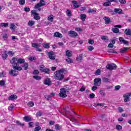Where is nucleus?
Returning a JSON list of instances; mask_svg holds the SVG:
<instances>
[{
  "mask_svg": "<svg viewBox=\"0 0 131 131\" xmlns=\"http://www.w3.org/2000/svg\"><path fill=\"white\" fill-rule=\"evenodd\" d=\"M46 4L47 2L45 1V0H40L39 3L36 4L34 7L35 10H31V14L33 15L34 16L33 18L35 20H40V16H39V14H38L36 12H40L41 11V7H43V6H46Z\"/></svg>",
  "mask_w": 131,
  "mask_h": 131,
  "instance_id": "1",
  "label": "nucleus"
},
{
  "mask_svg": "<svg viewBox=\"0 0 131 131\" xmlns=\"http://www.w3.org/2000/svg\"><path fill=\"white\" fill-rule=\"evenodd\" d=\"M67 72V71L64 68L56 71L54 72V78L59 81L62 80V79H64V75H63V73Z\"/></svg>",
  "mask_w": 131,
  "mask_h": 131,
  "instance_id": "2",
  "label": "nucleus"
},
{
  "mask_svg": "<svg viewBox=\"0 0 131 131\" xmlns=\"http://www.w3.org/2000/svg\"><path fill=\"white\" fill-rule=\"evenodd\" d=\"M18 58H16V57H14L10 60L11 64H12V67L14 70H18V71H21L22 70V67L18 66V63L16 62L17 61Z\"/></svg>",
  "mask_w": 131,
  "mask_h": 131,
  "instance_id": "3",
  "label": "nucleus"
},
{
  "mask_svg": "<svg viewBox=\"0 0 131 131\" xmlns=\"http://www.w3.org/2000/svg\"><path fill=\"white\" fill-rule=\"evenodd\" d=\"M70 91L68 87H64L59 90L60 93H59V97L61 98H67V93Z\"/></svg>",
  "mask_w": 131,
  "mask_h": 131,
  "instance_id": "4",
  "label": "nucleus"
},
{
  "mask_svg": "<svg viewBox=\"0 0 131 131\" xmlns=\"http://www.w3.org/2000/svg\"><path fill=\"white\" fill-rule=\"evenodd\" d=\"M39 71L41 73L43 72L45 74H50V73H51V70H50V69H45L44 65L39 66Z\"/></svg>",
  "mask_w": 131,
  "mask_h": 131,
  "instance_id": "5",
  "label": "nucleus"
},
{
  "mask_svg": "<svg viewBox=\"0 0 131 131\" xmlns=\"http://www.w3.org/2000/svg\"><path fill=\"white\" fill-rule=\"evenodd\" d=\"M102 83V79L100 78H96L94 80V85L96 86H100Z\"/></svg>",
  "mask_w": 131,
  "mask_h": 131,
  "instance_id": "6",
  "label": "nucleus"
},
{
  "mask_svg": "<svg viewBox=\"0 0 131 131\" xmlns=\"http://www.w3.org/2000/svg\"><path fill=\"white\" fill-rule=\"evenodd\" d=\"M106 68L108 70H115L117 68V66L114 63H110L106 65Z\"/></svg>",
  "mask_w": 131,
  "mask_h": 131,
  "instance_id": "7",
  "label": "nucleus"
},
{
  "mask_svg": "<svg viewBox=\"0 0 131 131\" xmlns=\"http://www.w3.org/2000/svg\"><path fill=\"white\" fill-rule=\"evenodd\" d=\"M48 55L49 56V59L50 60H55L56 59V55H55V52L53 51H50L48 53Z\"/></svg>",
  "mask_w": 131,
  "mask_h": 131,
  "instance_id": "8",
  "label": "nucleus"
},
{
  "mask_svg": "<svg viewBox=\"0 0 131 131\" xmlns=\"http://www.w3.org/2000/svg\"><path fill=\"white\" fill-rule=\"evenodd\" d=\"M68 35H70L71 37H73L74 38H75L76 37H77V35H78V34H77V33H76V32L72 30H71L68 32Z\"/></svg>",
  "mask_w": 131,
  "mask_h": 131,
  "instance_id": "9",
  "label": "nucleus"
},
{
  "mask_svg": "<svg viewBox=\"0 0 131 131\" xmlns=\"http://www.w3.org/2000/svg\"><path fill=\"white\" fill-rule=\"evenodd\" d=\"M32 48H35L36 49V51H37L38 52H42V50L40 49L39 48V45L37 43H32Z\"/></svg>",
  "mask_w": 131,
  "mask_h": 131,
  "instance_id": "10",
  "label": "nucleus"
},
{
  "mask_svg": "<svg viewBox=\"0 0 131 131\" xmlns=\"http://www.w3.org/2000/svg\"><path fill=\"white\" fill-rule=\"evenodd\" d=\"M44 84H45V85H48V86H50V85H51L52 80H51V78H47L44 80Z\"/></svg>",
  "mask_w": 131,
  "mask_h": 131,
  "instance_id": "11",
  "label": "nucleus"
},
{
  "mask_svg": "<svg viewBox=\"0 0 131 131\" xmlns=\"http://www.w3.org/2000/svg\"><path fill=\"white\" fill-rule=\"evenodd\" d=\"M103 20H104L105 24L108 25V24H110L112 21H111V18L109 17L104 16L103 17Z\"/></svg>",
  "mask_w": 131,
  "mask_h": 131,
  "instance_id": "12",
  "label": "nucleus"
},
{
  "mask_svg": "<svg viewBox=\"0 0 131 131\" xmlns=\"http://www.w3.org/2000/svg\"><path fill=\"white\" fill-rule=\"evenodd\" d=\"M76 60V61H77V62L81 63V61H82V60H83V55L82 54H79L77 56Z\"/></svg>",
  "mask_w": 131,
  "mask_h": 131,
  "instance_id": "13",
  "label": "nucleus"
},
{
  "mask_svg": "<svg viewBox=\"0 0 131 131\" xmlns=\"http://www.w3.org/2000/svg\"><path fill=\"white\" fill-rule=\"evenodd\" d=\"M72 3L73 4V7L75 9H77V8H80V3H78L77 1H72Z\"/></svg>",
  "mask_w": 131,
  "mask_h": 131,
  "instance_id": "14",
  "label": "nucleus"
},
{
  "mask_svg": "<svg viewBox=\"0 0 131 131\" xmlns=\"http://www.w3.org/2000/svg\"><path fill=\"white\" fill-rule=\"evenodd\" d=\"M119 40H120V42H122L124 45H126V46L129 45V44L128 43V41L125 40L123 37H119Z\"/></svg>",
  "mask_w": 131,
  "mask_h": 131,
  "instance_id": "15",
  "label": "nucleus"
},
{
  "mask_svg": "<svg viewBox=\"0 0 131 131\" xmlns=\"http://www.w3.org/2000/svg\"><path fill=\"white\" fill-rule=\"evenodd\" d=\"M114 15L115 14H122V9L120 8H115L114 9Z\"/></svg>",
  "mask_w": 131,
  "mask_h": 131,
  "instance_id": "16",
  "label": "nucleus"
},
{
  "mask_svg": "<svg viewBox=\"0 0 131 131\" xmlns=\"http://www.w3.org/2000/svg\"><path fill=\"white\" fill-rule=\"evenodd\" d=\"M4 53H3L2 54V58L3 60H7V59H8V57H9V55H8V54H7V51H4Z\"/></svg>",
  "mask_w": 131,
  "mask_h": 131,
  "instance_id": "17",
  "label": "nucleus"
},
{
  "mask_svg": "<svg viewBox=\"0 0 131 131\" xmlns=\"http://www.w3.org/2000/svg\"><path fill=\"white\" fill-rule=\"evenodd\" d=\"M9 74H10V75H12V76H17L18 75V72H16L15 70H11L9 72Z\"/></svg>",
  "mask_w": 131,
  "mask_h": 131,
  "instance_id": "18",
  "label": "nucleus"
},
{
  "mask_svg": "<svg viewBox=\"0 0 131 131\" xmlns=\"http://www.w3.org/2000/svg\"><path fill=\"white\" fill-rule=\"evenodd\" d=\"M123 98H124V102H129V95L128 94H124Z\"/></svg>",
  "mask_w": 131,
  "mask_h": 131,
  "instance_id": "19",
  "label": "nucleus"
},
{
  "mask_svg": "<svg viewBox=\"0 0 131 131\" xmlns=\"http://www.w3.org/2000/svg\"><path fill=\"white\" fill-rule=\"evenodd\" d=\"M53 36L54 37H59V38H62L63 37V36L62 35V34L60 33L59 32H56L54 33Z\"/></svg>",
  "mask_w": 131,
  "mask_h": 131,
  "instance_id": "20",
  "label": "nucleus"
},
{
  "mask_svg": "<svg viewBox=\"0 0 131 131\" xmlns=\"http://www.w3.org/2000/svg\"><path fill=\"white\" fill-rule=\"evenodd\" d=\"M17 98H18V97L17 96V95H10V96H9L8 97V100L9 101L13 100H17Z\"/></svg>",
  "mask_w": 131,
  "mask_h": 131,
  "instance_id": "21",
  "label": "nucleus"
},
{
  "mask_svg": "<svg viewBox=\"0 0 131 131\" xmlns=\"http://www.w3.org/2000/svg\"><path fill=\"white\" fill-rule=\"evenodd\" d=\"M124 33L126 35H129L131 37V29H126L124 31Z\"/></svg>",
  "mask_w": 131,
  "mask_h": 131,
  "instance_id": "22",
  "label": "nucleus"
},
{
  "mask_svg": "<svg viewBox=\"0 0 131 131\" xmlns=\"http://www.w3.org/2000/svg\"><path fill=\"white\" fill-rule=\"evenodd\" d=\"M66 56H67V57H72V51L70 50L66 51Z\"/></svg>",
  "mask_w": 131,
  "mask_h": 131,
  "instance_id": "23",
  "label": "nucleus"
},
{
  "mask_svg": "<svg viewBox=\"0 0 131 131\" xmlns=\"http://www.w3.org/2000/svg\"><path fill=\"white\" fill-rule=\"evenodd\" d=\"M80 19L82 21V22H84V21H85V19H86V15L85 14H81Z\"/></svg>",
  "mask_w": 131,
  "mask_h": 131,
  "instance_id": "24",
  "label": "nucleus"
},
{
  "mask_svg": "<svg viewBox=\"0 0 131 131\" xmlns=\"http://www.w3.org/2000/svg\"><path fill=\"white\" fill-rule=\"evenodd\" d=\"M128 49H129V48L124 47L120 50V53L123 54V53H125V52H126Z\"/></svg>",
  "mask_w": 131,
  "mask_h": 131,
  "instance_id": "25",
  "label": "nucleus"
},
{
  "mask_svg": "<svg viewBox=\"0 0 131 131\" xmlns=\"http://www.w3.org/2000/svg\"><path fill=\"white\" fill-rule=\"evenodd\" d=\"M24 120L27 122H29V121H31V117L26 116L24 117Z\"/></svg>",
  "mask_w": 131,
  "mask_h": 131,
  "instance_id": "26",
  "label": "nucleus"
},
{
  "mask_svg": "<svg viewBox=\"0 0 131 131\" xmlns=\"http://www.w3.org/2000/svg\"><path fill=\"white\" fill-rule=\"evenodd\" d=\"M34 24H35V21L34 20H29L28 23V26H30V27H32Z\"/></svg>",
  "mask_w": 131,
  "mask_h": 131,
  "instance_id": "27",
  "label": "nucleus"
},
{
  "mask_svg": "<svg viewBox=\"0 0 131 131\" xmlns=\"http://www.w3.org/2000/svg\"><path fill=\"white\" fill-rule=\"evenodd\" d=\"M23 63H25V59L21 58L17 59V64H23Z\"/></svg>",
  "mask_w": 131,
  "mask_h": 131,
  "instance_id": "28",
  "label": "nucleus"
},
{
  "mask_svg": "<svg viewBox=\"0 0 131 131\" xmlns=\"http://www.w3.org/2000/svg\"><path fill=\"white\" fill-rule=\"evenodd\" d=\"M16 123L17 125H19V126H21V127L25 126V124L21 123V122L18 120L16 121Z\"/></svg>",
  "mask_w": 131,
  "mask_h": 131,
  "instance_id": "29",
  "label": "nucleus"
},
{
  "mask_svg": "<svg viewBox=\"0 0 131 131\" xmlns=\"http://www.w3.org/2000/svg\"><path fill=\"white\" fill-rule=\"evenodd\" d=\"M23 68H24V70H27L28 69V63L25 62L24 65L21 66Z\"/></svg>",
  "mask_w": 131,
  "mask_h": 131,
  "instance_id": "30",
  "label": "nucleus"
},
{
  "mask_svg": "<svg viewBox=\"0 0 131 131\" xmlns=\"http://www.w3.org/2000/svg\"><path fill=\"white\" fill-rule=\"evenodd\" d=\"M112 31H113L114 33H118L119 32V29L117 28H114L112 29Z\"/></svg>",
  "mask_w": 131,
  "mask_h": 131,
  "instance_id": "31",
  "label": "nucleus"
},
{
  "mask_svg": "<svg viewBox=\"0 0 131 131\" xmlns=\"http://www.w3.org/2000/svg\"><path fill=\"white\" fill-rule=\"evenodd\" d=\"M103 6L104 7H109L110 6H111V2L110 1H108V2H106L103 4Z\"/></svg>",
  "mask_w": 131,
  "mask_h": 131,
  "instance_id": "32",
  "label": "nucleus"
},
{
  "mask_svg": "<svg viewBox=\"0 0 131 131\" xmlns=\"http://www.w3.org/2000/svg\"><path fill=\"white\" fill-rule=\"evenodd\" d=\"M0 26L1 27H8V26H9V24L5 23H2L0 24Z\"/></svg>",
  "mask_w": 131,
  "mask_h": 131,
  "instance_id": "33",
  "label": "nucleus"
},
{
  "mask_svg": "<svg viewBox=\"0 0 131 131\" xmlns=\"http://www.w3.org/2000/svg\"><path fill=\"white\" fill-rule=\"evenodd\" d=\"M66 62L68 63L69 64H71V63H73V60L70 58H68L66 59Z\"/></svg>",
  "mask_w": 131,
  "mask_h": 131,
  "instance_id": "34",
  "label": "nucleus"
},
{
  "mask_svg": "<svg viewBox=\"0 0 131 131\" xmlns=\"http://www.w3.org/2000/svg\"><path fill=\"white\" fill-rule=\"evenodd\" d=\"M66 14L67 16H68L69 17H71V16H72V14L71 13V11H70V10L69 9L67 10Z\"/></svg>",
  "mask_w": 131,
  "mask_h": 131,
  "instance_id": "35",
  "label": "nucleus"
},
{
  "mask_svg": "<svg viewBox=\"0 0 131 131\" xmlns=\"http://www.w3.org/2000/svg\"><path fill=\"white\" fill-rule=\"evenodd\" d=\"M33 78H34L36 80H40V79H41V77L39 76H33Z\"/></svg>",
  "mask_w": 131,
  "mask_h": 131,
  "instance_id": "36",
  "label": "nucleus"
},
{
  "mask_svg": "<svg viewBox=\"0 0 131 131\" xmlns=\"http://www.w3.org/2000/svg\"><path fill=\"white\" fill-rule=\"evenodd\" d=\"M102 81L103 82H110V79L107 78H102Z\"/></svg>",
  "mask_w": 131,
  "mask_h": 131,
  "instance_id": "37",
  "label": "nucleus"
},
{
  "mask_svg": "<svg viewBox=\"0 0 131 131\" xmlns=\"http://www.w3.org/2000/svg\"><path fill=\"white\" fill-rule=\"evenodd\" d=\"M116 129L117 130H121L122 129V126L120 125H116Z\"/></svg>",
  "mask_w": 131,
  "mask_h": 131,
  "instance_id": "38",
  "label": "nucleus"
},
{
  "mask_svg": "<svg viewBox=\"0 0 131 131\" xmlns=\"http://www.w3.org/2000/svg\"><path fill=\"white\" fill-rule=\"evenodd\" d=\"M10 29L12 30H15L16 29V26L14 25L13 23L10 24Z\"/></svg>",
  "mask_w": 131,
  "mask_h": 131,
  "instance_id": "39",
  "label": "nucleus"
},
{
  "mask_svg": "<svg viewBox=\"0 0 131 131\" xmlns=\"http://www.w3.org/2000/svg\"><path fill=\"white\" fill-rule=\"evenodd\" d=\"M28 106L29 107H33L34 106V103L32 101H30L28 103Z\"/></svg>",
  "mask_w": 131,
  "mask_h": 131,
  "instance_id": "40",
  "label": "nucleus"
},
{
  "mask_svg": "<svg viewBox=\"0 0 131 131\" xmlns=\"http://www.w3.org/2000/svg\"><path fill=\"white\" fill-rule=\"evenodd\" d=\"M18 3L19 5H21V6H24V5H25L26 1L25 0H19Z\"/></svg>",
  "mask_w": 131,
  "mask_h": 131,
  "instance_id": "41",
  "label": "nucleus"
},
{
  "mask_svg": "<svg viewBox=\"0 0 131 131\" xmlns=\"http://www.w3.org/2000/svg\"><path fill=\"white\" fill-rule=\"evenodd\" d=\"M55 128L56 130H60V129H61V126L59 124H56L55 125Z\"/></svg>",
  "mask_w": 131,
  "mask_h": 131,
  "instance_id": "42",
  "label": "nucleus"
},
{
  "mask_svg": "<svg viewBox=\"0 0 131 131\" xmlns=\"http://www.w3.org/2000/svg\"><path fill=\"white\" fill-rule=\"evenodd\" d=\"M42 46L44 49H50V45L48 43L42 44Z\"/></svg>",
  "mask_w": 131,
  "mask_h": 131,
  "instance_id": "43",
  "label": "nucleus"
},
{
  "mask_svg": "<svg viewBox=\"0 0 131 131\" xmlns=\"http://www.w3.org/2000/svg\"><path fill=\"white\" fill-rule=\"evenodd\" d=\"M41 129V127L39 126L35 127V128H34L33 131H39Z\"/></svg>",
  "mask_w": 131,
  "mask_h": 131,
  "instance_id": "44",
  "label": "nucleus"
},
{
  "mask_svg": "<svg viewBox=\"0 0 131 131\" xmlns=\"http://www.w3.org/2000/svg\"><path fill=\"white\" fill-rule=\"evenodd\" d=\"M95 42V41L94 40V39H89L88 40V43L90 45H94V43Z\"/></svg>",
  "mask_w": 131,
  "mask_h": 131,
  "instance_id": "45",
  "label": "nucleus"
},
{
  "mask_svg": "<svg viewBox=\"0 0 131 131\" xmlns=\"http://www.w3.org/2000/svg\"><path fill=\"white\" fill-rule=\"evenodd\" d=\"M97 11L94 9L89 10L88 12V14H93V13H96Z\"/></svg>",
  "mask_w": 131,
  "mask_h": 131,
  "instance_id": "46",
  "label": "nucleus"
},
{
  "mask_svg": "<svg viewBox=\"0 0 131 131\" xmlns=\"http://www.w3.org/2000/svg\"><path fill=\"white\" fill-rule=\"evenodd\" d=\"M28 58H29V60L30 61H35V60H36V57L31 56V57H28Z\"/></svg>",
  "mask_w": 131,
  "mask_h": 131,
  "instance_id": "47",
  "label": "nucleus"
},
{
  "mask_svg": "<svg viewBox=\"0 0 131 131\" xmlns=\"http://www.w3.org/2000/svg\"><path fill=\"white\" fill-rule=\"evenodd\" d=\"M63 110H64V112L66 113V114H68L69 115H71V113H70V112L66 110V107H64Z\"/></svg>",
  "mask_w": 131,
  "mask_h": 131,
  "instance_id": "48",
  "label": "nucleus"
},
{
  "mask_svg": "<svg viewBox=\"0 0 131 131\" xmlns=\"http://www.w3.org/2000/svg\"><path fill=\"white\" fill-rule=\"evenodd\" d=\"M39 74V71H38V70H34L33 72V74L34 75H36V74Z\"/></svg>",
  "mask_w": 131,
  "mask_h": 131,
  "instance_id": "49",
  "label": "nucleus"
},
{
  "mask_svg": "<svg viewBox=\"0 0 131 131\" xmlns=\"http://www.w3.org/2000/svg\"><path fill=\"white\" fill-rule=\"evenodd\" d=\"M48 20H49V21H50V22H53L54 21V18L51 16H49L48 18Z\"/></svg>",
  "mask_w": 131,
  "mask_h": 131,
  "instance_id": "50",
  "label": "nucleus"
},
{
  "mask_svg": "<svg viewBox=\"0 0 131 131\" xmlns=\"http://www.w3.org/2000/svg\"><path fill=\"white\" fill-rule=\"evenodd\" d=\"M25 12H30V8L29 7H25L24 8Z\"/></svg>",
  "mask_w": 131,
  "mask_h": 131,
  "instance_id": "51",
  "label": "nucleus"
},
{
  "mask_svg": "<svg viewBox=\"0 0 131 131\" xmlns=\"http://www.w3.org/2000/svg\"><path fill=\"white\" fill-rule=\"evenodd\" d=\"M119 2L122 5H124L125 4H126V0H119Z\"/></svg>",
  "mask_w": 131,
  "mask_h": 131,
  "instance_id": "52",
  "label": "nucleus"
},
{
  "mask_svg": "<svg viewBox=\"0 0 131 131\" xmlns=\"http://www.w3.org/2000/svg\"><path fill=\"white\" fill-rule=\"evenodd\" d=\"M5 84H6V81L4 80H0V85L3 86V85H5Z\"/></svg>",
  "mask_w": 131,
  "mask_h": 131,
  "instance_id": "53",
  "label": "nucleus"
},
{
  "mask_svg": "<svg viewBox=\"0 0 131 131\" xmlns=\"http://www.w3.org/2000/svg\"><path fill=\"white\" fill-rule=\"evenodd\" d=\"M8 37H9L8 34H4L3 35V38H4V39H7Z\"/></svg>",
  "mask_w": 131,
  "mask_h": 131,
  "instance_id": "54",
  "label": "nucleus"
},
{
  "mask_svg": "<svg viewBox=\"0 0 131 131\" xmlns=\"http://www.w3.org/2000/svg\"><path fill=\"white\" fill-rule=\"evenodd\" d=\"M42 115V113L41 112H38L36 113V116H38L39 117H40Z\"/></svg>",
  "mask_w": 131,
  "mask_h": 131,
  "instance_id": "55",
  "label": "nucleus"
},
{
  "mask_svg": "<svg viewBox=\"0 0 131 131\" xmlns=\"http://www.w3.org/2000/svg\"><path fill=\"white\" fill-rule=\"evenodd\" d=\"M101 39H102V40H106L108 39V37L107 36H102Z\"/></svg>",
  "mask_w": 131,
  "mask_h": 131,
  "instance_id": "56",
  "label": "nucleus"
},
{
  "mask_svg": "<svg viewBox=\"0 0 131 131\" xmlns=\"http://www.w3.org/2000/svg\"><path fill=\"white\" fill-rule=\"evenodd\" d=\"M100 73H101V70L100 69H97L95 72V74L100 75Z\"/></svg>",
  "mask_w": 131,
  "mask_h": 131,
  "instance_id": "57",
  "label": "nucleus"
},
{
  "mask_svg": "<svg viewBox=\"0 0 131 131\" xmlns=\"http://www.w3.org/2000/svg\"><path fill=\"white\" fill-rule=\"evenodd\" d=\"M118 111L120 113H121V112H123V111H124V110H123V108H122V107H118Z\"/></svg>",
  "mask_w": 131,
  "mask_h": 131,
  "instance_id": "58",
  "label": "nucleus"
},
{
  "mask_svg": "<svg viewBox=\"0 0 131 131\" xmlns=\"http://www.w3.org/2000/svg\"><path fill=\"white\" fill-rule=\"evenodd\" d=\"M89 97L90 99H94V98H95V94L94 93L90 94Z\"/></svg>",
  "mask_w": 131,
  "mask_h": 131,
  "instance_id": "59",
  "label": "nucleus"
},
{
  "mask_svg": "<svg viewBox=\"0 0 131 131\" xmlns=\"http://www.w3.org/2000/svg\"><path fill=\"white\" fill-rule=\"evenodd\" d=\"M99 93H100L101 95H103V96H106V94L104 92V90H100Z\"/></svg>",
  "mask_w": 131,
  "mask_h": 131,
  "instance_id": "60",
  "label": "nucleus"
},
{
  "mask_svg": "<svg viewBox=\"0 0 131 131\" xmlns=\"http://www.w3.org/2000/svg\"><path fill=\"white\" fill-rule=\"evenodd\" d=\"M54 124H55V121H49V125L51 126V125H54Z\"/></svg>",
  "mask_w": 131,
  "mask_h": 131,
  "instance_id": "61",
  "label": "nucleus"
},
{
  "mask_svg": "<svg viewBox=\"0 0 131 131\" xmlns=\"http://www.w3.org/2000/svg\"><path fill=\"white\" fill-rule=\"evenodd\" d=\"M121 88L120 85H116L115 88V91H118Z\"/></svg>",
  "mask_w": 131,
  "mask_h": 131,
  "instance_id": "62",
  "label": "nucleus"
},
{
  "mask_svg": "<svg viewBox=\"0 0 131 131\" xmlns=\"http://www.w3.org/2000/svg\"><path fill=\"white\" fill-rule=\"evenodd\" d=\"M97 89H98V86H94L92 88V91H93L94 92V91H96Z\"/></svg>",
  "mask_w": 131,
  "mask_h": 131,
  "instance_id": "63",
  "label": "nucleus"
},
{
  "mask_svg": "<svg viewBox=\"0 0 131 131\" xmlns=\"http://www.w3.org/2000/svg\"><path fill=\"white\" fill-rule=\"evenodd\" d=\"M94 50V47L93 46H89L88 47V51H93Z\"/></svg>",
  "mask_w": 131,
  "mask_h": 131,
  "instance_id": "64",
  "label": "nucleus"
}]
</instances>
